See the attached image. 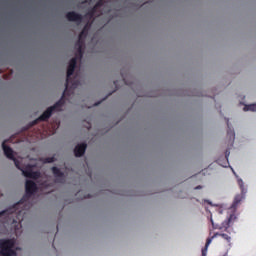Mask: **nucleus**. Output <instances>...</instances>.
<instances>
[{
    "mask_svg": "<svg viewBox=\"0 0 256 256\" xmlns=\"http://www.w3.org/2000/svg\"><path fill=\"white\" fill-rule=\"evenodd\" d=\"M83 3H87V0H85Z\"/></svg>",
    "mask_w": 256,
    "mask_h": 256,
    "instance_id": "obj_29",
    "label": "nucleus"
},
{
    "mask_svg": "<svg viewBox=\"0 0 256 256\" xmlns=\"http://www.w3.org/2000/svg\"><path fill=\"white\" fill-rule=\"evenodd\" d=\"M39 177V172L34 171L33 172V181H35Z\"/></svg>",
    "mask_w": 256,
    "mask_h": 256,
    "instance_id": "obj_19",
    "label": "nucleus"
},
{
    "mask_svg": "<svg viewBox=\"0 0 256 256\" xmlns=\"http://www.w3.org/2000/svg\"><path fill=\"white\" fill-rule=\"evenodd\" d=\"M33 193H37V183L33 182Z\"/></svg>",
    "mask_w": 256,
    "mask_h": 256,
    "instance_id": "obj_20",
    "label": "nucleus"
},
{
    "mask_svg": "<svg viewBox=\"0 0 256 256\" xmlns=\"http://www.w3.org/2000/svg\"><path fill=\"white\" fill-rule=\"evenodd\" d=\"M12 223H17V221L15 220V218H13Z\"/></svg>",
    "mask_w": 256,
    "mask_h": 256,
    "instance_id": "obj_24",
    "label": "nucleus"
},
{
    "mask_svg": "<svg viewBox=\"0 0 256 256\" xmlns=\"http://www.w3.org/2000/svg\"><path fill=\"white\" fill-rule=\"evenodd\" d=\"M227 126V135L229 136L230 141H235V130L231 129V127L229 126V120H227Z\"/></svg>",
    "mask_w": 256,
    "mask_h": 256,
    "instance_id": "obj_13",
    "label": "nucleus"
},
{
    "mask_svg": "<svg viewBox=\"0 0 256 256\" xmlns=\"http://www.w3.org/2000/svg\"><path fill=\"white\" fill-rule=\"evenodd\" d=\"M229 157V151H226V159Z\"/></svg>",
    "mask_w": 256,
    "mask_h": 256,
    "instance_id": "obj_21",
    "label": "nucleus"
},
{
    "mask_svg": "<svg viewBox=\"0 0 256 256\" xmlns=\"http://www.w3.org/2000/svg\"><path fill=\"white\" fill-rule=\"evenodd\" d=\"M33 125H37V120H34V121H33Z\"/></svg>",
    "mask_w": 256,
    "mask_h": 256,
    "instance_id": "obj_22",
    "label": "nucleus"
},
{
    "mask_svg": "<svg viewBox=\"0 0 256 256\" xmlns=\"http://www.w3.org/2000/svg\"><path fill=\"white\" fill-rule=\"evenodd\" d=\"M195 189H201V186H197Z\"/></svg>",
    "mask_w": 256,
    "mask_h": 256,
    "instance_id": "obj_26",
    "label": "nucleus"
},
{
    "mask_svg": "<svg viewBox=\"0 0 256 256\" xmlns=\"http://www.w3.org/2000/svg\"><path fill=\"white\" fill-rule=\"evenodd\" d=\"M88 129H91V124H89Z\"/></svg>",
    "mask_w": 256,
    "mask_h": 256,
    "instance_id": "obj_27",
    "label": "nucleus"
},
{
    "mask_svg": "<svg viewBox=\"0 0 256 256\" xmlns=\"http://www.w3.org/2000/svg\"><path fill=\"white\" fill-rule=\"evenodd\" d=\"M95 105H99V103H96Z\"/></svg>",
    "mask_w": 256,
    "mask_h": 256,
    "instance_id": "obj_30",
    "label": "nucleus"
},
{
    "mask_svg": "<svg viewBox=\"0 0 256 256\" xmlns=\"http://www.w3.org/2000/svg\"><path fill=\"white\" fill-rule=\"evenodd\" d=\"M73 73H75V68H71L68 66L65 90L63 92L62 99L66 95H73L75 93V90L79 87V85H81V81L77 79V76H75V78H71Z\"/></svg>",
    "mask_w": 256,
    "mask_h": 256,
    "instance_id": "obj_2",
    "label": "nucleus"
},
{
    "mask_svg": "<svg viewBox=\"0 0 256 256\" xmlns=\"http://www.w3.org/2000/svg\"><path fill=\"white\" fill-rule=\"evenodd\" d=\"M238 185L241 189V193H247V188H245V183L243 182V179H238Z\"/></svg>",
    "mask_w": 256,
    "mask_h": 256,
    "instance_id": "obj_17",
    "label": "nucleus"
},
{
    "mask_svg": "<svg viewBox=\"0 0 256 256\" xmlns=\"http://www.w3.org/2000/svg\"><path fill=\"white\" fill-rule=\"evenodd\" d=\"M14 239H0V256H17Z\"/></svg>",
    "mask_w": 256,
    "mask_h": 256,
    "instance_id": "obj_3",
    "label": "nucleus"
},
{
    "mask_svg": "<svg viewBox=\"0 0 256 256\" xmlns=\"http://www.w3.org/2000/svg\"><path fill=\"white\" fill-rule=\"evenodd\" d=\"M244 111H256V104L245 106Z\"/></svg>",
    "mask_w": 256,
    "mask_h": 256,
    "instance_id": "obj_18",
    "label": "nucleus"
},
{
    "mask_svg": "<svg viewBox=\"0 0 256 256\" xmlns=\"http://www.w3.org/2000/svg\"><path fill=\"white\" fill-rule=\"evenodd\" d=\"M78 59H83V57L79 56V50L76 49L75 57L70 60L68 67L75 69Z\"/></svg>",
    "mask_w": 256,
    "mask_h": 256,
    "instance_id": "obj_8",
    "label": "nucleus"
},
{
    "mask_svg": "<svg viewBox=\"0 0 256 256\" xmlns=\"http://www.w3.org/2000/svg\"><path fill=\"white\" fill-rule=\"evenodd\" d=\"M30 127H33V122H29Z\"/></svg>",
    "mask_w": 256,
    "mask_h": 256,
    "instance_id": "obj_23",
    "label": "nucleus"
},
{
    "mask_svg": "<svg viewBox=\"0 0 256 256\" xmlns=\"http://www.w3.org/2000/svg\"><path fill=\"white\" fill-rule=\"evenodd\" d=\"M5 143H7V140L2 143L4 155L7 157V159L14 161L15 167L22 171L24 177H27L29 180L26 181V191L22 199L11 208L0 212V217H7L8 219H13V217H16L19 221H23V218H21V210H18L17 207H20V205H23V203H27V201L33 197V164H28L24 167H21V162L15 158L13 148L7 146Z\"/></svg>",
    "mask_w": 256,
    "mask_h": 256,
    "instance_id": "obj_1",
    "label": "nucleus"
},
{
    "mask_svg": "<svg viewBox=\"0 0 256 256\" xmlns=\"http://www.w3.org/2000/svg\"><path fill=\"white\" fill-rule=\"evenodd\" d=\"M233 219H235V215L231 214L229 216V218L227 219V221L223 222V227H225L226 231H227V229H229V225H231V221H233Z\"/></svg>",
    "mask_w": 256,
    "mask_h": 256,
    "instance_id": "obj_15",
    "label": "nucleus"
},
{
    "mask_svg": "<svg viewBox=\"0 0 256 256\" xmlns=\"http://www.w3.org/2000/svg\"><path fill=\"white\" fill-rule=\"evenodd\" d=\"M85 151H87V144H78L74 149V155L75 157H83V155H85Z\"/></svg>",
    "mask_w": 256,
    "mask_h": 256,
    "instance_id": "obj_7",
    "label": "nucleus"
},
{
    "mask_svg": "<svg viewBox=\"0 0 256 256\" xmlns=\"http://www.w3.org/2000/svg\"><path fill=\"white\" fill-rule=\"evenodd\" d=\"M66 19L69 21H75L76 23H81L83 21V15L75 11H71L66 14Z\"/></svg>",
    "mask_w": 256,
    "mask_h": 256,
    "instance_id": "obj_6",
    "label": "nucleus"
},
{
    "mask_svg": "<svg viewBox=\"0 0 256 256\" xmlns=\"http://www.w3.org/2000/svg\"><path fill=\"white\" fill-rule=\"evenodd\" d=\"M85 37H87V32L84 30L79 34L78 41L75 43V49L78 50L79 57H83V47L85 45Z\"/></svg>",
    "mask_w": 256,
    "mask_h": 256,
    "instance_id": "obj_5",
    "label": "nucleus"
},
{
    "mask_svg": "<svg viewBox=\"0 0 256 256\" xmlns=\"http://www.w3.org/2000/svg\"><path fill=\"white\" fill-rule=\"evenodd\" d=\"M215 237H222V239H225L228 241V243H231V237L225 233H215L210 239H215Z\"/></svg>",
    "mask_w": 256,
    "mask_h": 256,
    "instance_id": "obj_12",
    "label": "nucleus"
},
{
    "mask_svg": "<svg viewBox=\"0 0 256 256\" xmlns=\"http://www.w3.org/2000/svg\"><path fill=\"white\" fill-rule=\"evenodd\" d=\"M243 199H245V193L243 194V192H241V194L236 195L232 207H237V205H239Z\"/></svg>",
    "mask_w": 256,
    "mask_h": 256,
    "instance_id": "obj_11",
    "label": "nucleus"
},
{
    "mask_svg": "<svg viewBox=\"0 0 256 256\" xmlns=\"http://www.w3.org/2000/svg\"><path fill=\"white\" fill-rule=\"evenodd\" d=\"M104 1L103 0H99L95 6L93 7V9L88 13V15H90V17H93V15H95L97 9H100V7H103L104 5Z\"/></svg>",
    "mask_w": 256,
    "mask_h": 256,
    "instance_id": "obj_9",
    "label": "nucleus"
},
{
    "mask_svg": "<svg viewBox=\"0 0 256 256\" xmlns=\"http://www.w3.org/2000/svg\"><path fill=\"white\" fill-rule=\"evenodd\" d=\"M212 241L213 238H207L205 247L202 249V256H207V249H209V245H211Z\"/></svg>",
    "mask_w": 256,
    "mask_h": 256,
    "instance_id": "obj_14",
    "label": "nucleus"
},
{
    "mask_svg": "<svg viewBox=\"0 0 256 256\" xmlns=\"http://www.w3.org/2000/svg\"><path fill=\"white\" fill-rule=\"evenodd\" d=\"M65 105V101H63V98L57 101L54 105L48 107L38 118V121H49V118L53 113H57L61 110V107Z\"/></svg>",
    "mask_w": 256,
    "mask_h": 256,
    "instance_id": "obj_4",
    "label": "nucleus"
},
{
    "mask_svg": "<svg viewBox=\"0 0 256 256\" xmlns=\"http://www.w3.org/2000/svg\"><path fill=\"white\" fill-rule=\"evenodd\" d=\"M57 231H59V226H56V233H57Z\"/></svg>",
    "mask_w": 256,
    "mask_h": 256,
    "instance_id": "obj_25",
    "label": "nucleus"
},
{
    "mask_svg": "<svg viewBox=\"0 0 256 256\" xmlns=\"http://www.w3.org/2000/svg\"><path fill=\"white\" fill-rule=\"evenodd\" d=\"M114 85H117V82L114 81Z\"/></svg>",
    "mask_w": 256,
    "mask_h": 256,
    "instance_id": "obj_28",
    "label": "nucleus"
},
{
    "mask_svg": "<svg viewBox=\"0 0 256 256\" xmlns=\"http://www.w3.org/2000/svg\"><path fill=\"white\" fill-rule=\"evenodd\" d=\"M52 173L54 175V177H56V179H61L63 177H65V173H63L61 171V169L57 168V167H52Z\"/></svg>",
    "mask_w": 256,
    "mask_h": 256,
    "instance_id": "obj_10",
    "label": "nucleus"
},
{
    "mask_svg": "<svg viewBox=\"0 0 256 256\" xmlns=\"http://www.w3.org/2000/svg\"><path fill=\"white\" fill-rule=\"evenodd\" d=\"M40 161L42 163H55L57 159L55 158V156H52V157L41 158Z\"/></svg>",
    "mask_w": 256,
    "mask_h": 256,
    "instance_id": "obj_16",
    "label": "nucleus"
}]
</instances>
